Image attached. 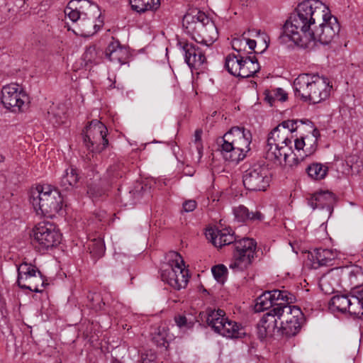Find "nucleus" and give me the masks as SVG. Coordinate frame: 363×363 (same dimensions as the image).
Here are the masks:
<instances>
[{
  "mask_svg": "<svg viewBox=\"0 0 363 363\" xmlns=\"http://www.w3.org/2000/svg\"><path fill=\"white\" fill-rule=\"evenodd\" d=\"M276 99V96L274 94H272L271 93H267L266 94V96H265V100L267 101L270 105L272 106V103L274 101V100Z\"/></svg>",
  "mask_w": 363,
  "mask_h": 363,
  "instance_id": "4d7b16f0",
  "label": "nucleus"
},
{
  "mask_svg": "<svg viewBox=\"0 0 363 363\" xmlns=\"http://www.w3.org/2000/svg\"><path fill=\"white\" fill-rule=\"evenodd\" d=\"M206 237L216 247L231 245L233 261L230 264V269L243 271L252 264L255 259L257 243L253 239L244 238L237 240L229 229L220 230L213 228L206 230Z\"/></svg>",
  "mask_w": 363,
  "mask_h": 363,
  "instance_id": "f03ea898",
  "label": "nucleus"
},
{
  "mask_svg": "<svg viewBox=\"0 0 363 363\" xmlns=\"http://www.w3.org/2000/svg\"><path fill=\"white\" fill-rule=\"evenodd\" d=\"M304 120H287L282 121L277 126L282 127L284 129H288L290 133H294L301 128L304 129Z\"/></svg>",
  "mask_w": 363,
  "mask_h": 363,
  "instance_id": "ea45409f",
  "label": "nucleus"
},
{
  "mask_svg": "<svg viewBox=\"0 0 363 363\" xmlns=\"http://www.w3.org/2000/svg\"><path fill=\"white\" fill-rule=\"evenodd\" d=\"M270 182L269 170L264 163L252 164L242 175L243 185L250 191H264L269 186Z\"/></svg>",
  "mask_w": 363,
  "mask_h": 363,
  "instance_id": "9d476101",
  "label": "nucleus"
},
{
  "mask_svg": "<svg viewBox=\"0 0 363 363\" xmlns=\"http://www.w3.org/2000/svg\"><path fill=\"white\" fill-rule=\"evenodd\" d=\"M114 363H121V362H114Z\"/></svg>",
  "mask_w": 363,
  "mask_h": 363,
  "instance_id": "680f3d73",
  "label": "nucleus"
},
{
  "mask_svg": "<svg viewBox=\"0 0 363 363\" xmlns=\"http://www.w3.org/2000/svg\"><path fill=\"white\" fill-rule=\"evenodd\" d=\"M105 56L111 62L118 63L120 65L127 62L128 59V51L127 48L122 46L120 42L113 38L105 50Z\"/></svg>",
  "mask_w": 363,
  "mask_h": 363,
  "instance_id": "aec40b11",
  "label": "nucleus"
},
{
  "mask_svg": "<svg viewBox=\"0 0 363 363\" xmlns=\"http://www.w3.org/2000/svg\"><path fill=\"white\" fill-rule=\"evenodd\" d=\"M33 231V242L40 250L56 247L61 242L62 235L58 228L52 223L40 222Z\"/></svg>",
  "mask_w": 363,
  "mask_h": 363,
  "instance_id": "9b49d317",
  "label": "nucleus"
},
{
  "mask_svg": "<svg viewBox=\"0 0 363 363\" xmlns=\"http://www.w3.org/2000/svg\"><path fill=\"white\" fill-rule=\"evenodd\" d=\"M279 127L277 126L269 133L267 143L264 147V152L266 151V149H269L270 147H272V148H274L276 143H280L281 140V138L284 137L283 134H279Z\"/></svg>",
  "mask_w": 363,
  "mask_h": 363,
  "instance_id": "58836bf2",
  "label": "nucleus"
},
{
  "mask_svg": "<svg viewBox=\"0 0 363 363\" xmlns=\"http://www.w3.org/2000/svg\"><path fill=\"white\" fill-rule=\"evenodd\" d=\"M277 41L279 44H286L293 41L296 45L307 46V40L300 28H296L294 26L291 27V16L280 29Z\"/></svg>",
  "mask_w": 363,
  "mask_h": 363,
  "instance_id": "f3484780",
  "label": "nucleus"
},
{
  "mask_svg": "<svg viewBox=\"0 0 363 363\" xmlns=\"http://www.w3.org/2000/svg\"><path fill=\"white\" fill-rule=\"evenodd\" d=\"M335 201L334 194L329 191L315 193L308 200V204L313 208L326 210L331 213Z\"/></svg>",
  "mask_w": 363,
  "mask_h": 363,
  "instance_id": "412c9836",
  "label": "nucleus"
},
{
  "mask_svg": "<svg viewBox=\"0 0 363 363\" xmlns=\"http://www.w3.org/2000/svg\"><path fill=\"white\" fill-rule=\"evenodd\" d=\"M304 125H306L305 130L312 134L311 136L312 144H311L309 147H306L305 151L306 156H309L316 151L318 147V141L320 137V133L318 129L315 127L314 123L308 119H304Z\"/></svg>",
  "mask_w": 363,
  "mask_h": 363,
  "instance_id": "c756f323",
  "label": "nucleus"
},
{
  "mask_svg": "<svg viewBox=\"0 0 363 363\" xmlns=\"http://www.w3.org/2000/svg\"><path fill=\"white\" fill-rule=\"evenodd\" d=\"M88 249L94 258L99 259L101 257L104 256L106 251L104 240L101 238L91 240L88 245Z\"/></svg>",
  "mask_w": 363,
  "mask_h": 363,
  "instance_id": "e433bc0d",
  "label": "nucleus"
},
{
  "mask_svg": "<svg viewBox=\"0 0 363 363\" xmlns=\"http://www.w3.org/2000/svg\"><path fill=\"white\" fill-rule=\"evenodd\" d=\"M351 304L347 308L348 311L351 315L357 317L363 316V297L362 296V291H357L350 293Z\"/></svg>",
  "mask_w": 363,
  "mask_h": 363,
  "instance_id": "2f4dec72",
  "label": "nucleus"
},
{
  "mask_svg": "<svg viewBox=\"0 0 363 363\" xmlns=\"http://www.w3.org/2000/svg\"><path fill=\"white\" fill-rule=\"evenodd\" d=\"M281 140L280 143H277V144L279 145V146L286 145V146H292V140L291 138L288 137H281Z\"/></svg>",
  "mask_w": 363,
  "mask_h": 363,
  "instance_id": "6e6d98bb",
  "label": "nucleus"
},
{
  "mask_svg": "<svg viewBox=\"0 0 363 363\" xmlns=\"http://www.w3.org/2000/svg\"><path fill=\"white\" fill-rule=\"evenodd\" d=\"M242 54H230L225 57V67L232 75L239 77Z\"/></svg>",
  "mask_w": 363,
  "mask_h": 363,
  "instance_id": "473e14b6",
  "label": "nucleus"
},
{
  "mask_svg": "<svg viewBox=\"0 0 363 363\" xmlns=\"http://www.w3.org/2000/svg\"><path fill=\"white\" fill-rule=\"evenodd\" d=\"M152 341L159 347H165L166 343H167L164 333L161 332L160 329H158V333L153 335Z\"/></svg>",
  "mask_w": 363,
  "mask_h": 363,
  "instance_id": "49530a36",
  "label": "nucleus"
},
{
  "mask_svg": "<svg viewBox=\"0 0 363 363\" xmlns=\"http://www.w3.org/2000/svg\"><path fill=\"white\" fill-rule=\"evenodd\" d=\"M306 138H307V136H304V135H301L299 138H296L295 140H294V146H295V149L298 151H300V150H303L305 153L304 155H303V157H304V158L306 157V149L304 150V147H307V143H306L305 140ZM299 157H302V155H299L298 156Z\"/></svg>",
  "mask_w": 363,
  "mask_h": 363,
  "instance_id": "a18cd8bd",
  "label": "nucleus"
},
{
  "mask_svg": "<svg viewBox=\"0 0 363 363\" xmlns=\"http://www.w3.org/2000/svg\"><path fill=\"white\" fill-rule=\"evenodd\" d=\"M182 25L185 32L198 43L210 46L218 38L214 22L204 12L196 9L184 15Z\"/></svg>",
  "mask_w": 363,
  "mask_h": 363,
  "instance_id": "20e7f679",
  "label": "nucleus"
},
{
  "mask_svg": "<svg viewBox=\"0 0 363 363\" xmlns=\"http://www.w3.org/2000/svg\"><path fill=\"white\" fill-rule=\"evenodd\" d=\"M67 28L68 30H71V28H69V26L67 25Z\"/></svg>",
  "mask_w": 363,
  "mask_h": 363,
  "instance_id": "052dcab7",
  "label": "nucleus"
},
{
  "mask_svg": "<svg viewBox=\"0 0 363 363\" xmlns=\"http://www.w3.org/2000/svg\"><path fill=\"white\" fill-rule=\"evenodd\" d=\"M296 301L295 295L286 290L267 291L257 298L255 308L257 311H263L271 308H274L278 306L291 304Z\"/></svg>",
  "mask_w": 363,
  "mask_h": 363,
  "instance_id": "f8f14e48",
  "label": "nucleus"
},
{
  "mask_svg": "<svg viewBox=\"0 0 363 363\" xmlns=\"http://www.w3.org/2000/svg\"><path fill=\"white\" fill-rule=\"evenodd\" d=\"M174 320L179 328L185 327L187 328H191L194 325L192 322L187 321L186 316L182 315L175 316Z\"/></svg>",
  "mask_w": 363,
  "mask_h": 363,
  "instance_id": "de8ad7c7",
  "label": "nucleus"
},
{
  "mask_svg": "<svg viewBox=\"0 0 363 363\" xmlns=\"http://www.w3.org/2000/svg\"><path fill=\"white\" fill-rule=\"evenodd\" d=\"M17 272L16 284L22 289L41 293L48 285L47 279L35 265L24 262L17 267Z\"/></svg>",
  "mask_w": 363,
  "mask_h": 363,
  "instance_id": "6e6552de",
  "label": "nucleus"
},
{
  "mask_svg": "<svg viewBox=\"0 0 363 363\" xmlns=\"http://www.w3.org/2000/svg\"><path fill=\"white\" fill-rule=\"evenodd\" d=\"M233 213L235 219L242 223L260 222L264 218V216L259 211H250L249 209L243 205L234 207Z\"/></svg>",
  "mask_w": 363,
  "mask_h": 363,
  "instance_id": "a878e982",
  "label": "nucleus"
},
{
  "mask_svg": "<svg viewBox=\"0 0 363 363\" xmlns=\"http://www.w3.org/2000/svg\"><path fill=\"white\" fill-rule=\"evenodd\" d=\"M211 271L215 279L218 281H223L224 277L228 273V269L223 264L213 266Z\"/></svg>",
  "mask_w": 363,
  "mask_h": 363,
  "instance_id": "37998d69",
  "label": "nucleus"
},
{
  "mask_svg": "<svg viewBox=\"0 0 363 363\" xmlns=\"http://www.w3.org/2000/svg\"><path fill=\"white\" fill-rule=\"evenodd\" d=\"M101 52V51L96 50L95 45H90L86 48L82 56V60L84 62V66L86 67H89V68H91L94 65L99 64V54Z\"/></svg>",
  "mask_w": 363,
  "mask_h": 363,
  "instance_id": "c9c22d12",
  "label": "nucleus"
},
{
  "mask_svg": "<svg viewBox=\"0 0 363 363\" xmlns=\"http://www.w3.org/2000/svg\"><path fill=\"white\" fill-rule=\"evenodd\" d=\"M119 167L117 165H113L110 167L107 170V176L104 178L107 179L109 182V186L115 182L118 178L122 177L123 173L119 170Z\"/></svg>",
  "mask_w": 363,
  "mask_h": 363,
  "instance_id": "a19ab883",
  "label": "nucleus"
},
{
  "mask_svg": "<svg viewBox=\"0 0 363 363\" xmlns=\"http://www.w3.org/2000/svg\"><path fill=\"white\" fill-rule=\"evenodd\" d=\"M29 201L38 214L52 218L57 213L62 214L63 197L60 191L50 186L38 185L30 189Z\"/></svg>",
  "mask_w": 363,
  "mask_h": 363,
  "instance_id": "0eeeda50",
  "label": "nucleus"
},
{
  "mask_svg": "<svg viewBox=\"0 0 363 363\" xmlns=\"http://www.w3.org/2000/svg\"><path fill=\"white\" fill-rule=\"evenodd\" d=\"M276 99L281 101H285L287 99V94L281 89L277 88L274 90Z\"/></svg>",
  "mask_w": 363,
  "mask_h": 363,
  "instance_id": "09e8293b",
  "label": "nucleus"
},
{
  "mask_svg": "<svg viewBox=\"0 0 363 363\" xmlns=\"http://www.w3.org/2000/svg\"><path fill=\"white\" fill-rule=\"evenodd\" d=\"M88 298L92 302V306L96 310H101L103 308L105 303L103 301V299L101 296L100 294L94 293L88 295Z\"/></svg>",
  "mask_w": 363,
  "mask_h": 363,
  "instance_id": "c03bdc74",
  "label": "nucleus"
},
{
  "mask_svg": "<svg viewBox=\"0 0 363 363\" xmlns=\"http://www.w3.org/2000/svg\"><path fill=\"white\" fill-rule=\"evenodd\" d=\"M293 87L296 96L313 104L327 99L332 89L328 78L310 74H299L295 79Z\"/></svg>",
  "mask_w": 363,
  "mask_h": 363,
  "instance_id": "423d86ee",
  "label": "nucleus"
},
{
  "mask_svg": "<svg viewBox=\"0 0 363 363\" xmlns=\"http://www.w3.org/2000/svg\"><path fill=\"white\" fill-rule=\"evenodd\" d=\"M284 309L281 306H278L270 309L269 312L263 315L257 325V335L261 340L267 337L274 335L275 331L281 332L280 328L277 327V318L284 315Z\"/></svg>",
  "mask_w": 363,
  "mask_h": 363,
  "instance_id": "2eb2a0df",
  "label": "nucleus"
},
{
  "mask_svg": "<svg viewBox=\"0 0 363 363\" xmlns=\"http://www.w3.org/2000/svg\"><path fill=\"white\" fill-rule=\"evenodd\" d=\"M311 260L315 268L332 265L336 257V253L329 249L316 248L311 252Z\"/></svg>",
  "mask_w": 363,
  "mask_h": 363,
  "instance_id": "393cba45",
  "label": "nucleus"
},
{
  "mask_svg": "<svg viewBox=\"0 0 363 363\" xmlns=\"http://www.w3.org/2000/svg\"><path fill=\"white\" fill-rule=\"evenodd\" d=\"M306 172L311 179L320 181L326 177L328 167L320 162H313L307 166Z\"/></svg>",
  "mask_w": 363,
  "mask_h": 363,
  "instance_id": "7c9ffc66",
  "label": "nucleus"
},
{
  "mask_svg": "<svg viewBox=\"0 0 363 363\" xmlns=\"http://www.w3.org/2000/svg\"><path fill=\"white\" fill-rule=\"evenodd\" d=\"M202 130L201 129H197L194 133L195 143H196V148L200 150L201 148V145L200 143L201 140Z\"/></svg>",
  "mask_w": 363,
  "mask_h": 363,
  "instance_id": "864d4df0",
  "label": "nucleus"
},
{
  "mask_svg": "<svg viewBox=\"0 0 363 363\" xmlns=\"http://www.w3.org/2000/svg\"><path fill=\"white\" fill-rule=\"evenodd\" d=\"M65 14L76 24L74 33L89 37L97 32L99 27L95 20L100 16L99 6L89 0H71L65 9Z\"/></svg>",
  "mask_w": 363,
  "mask_h": 363,
  "instance_id": "7ed1b4c3",
  "label": "nucleus"
},
{
  "mask_svg": "<svg viewBox=\"0 0 363 363\" xmlns=\"http://www.w3.org/2000/svg\"><path fill=\"white\" fill-rule=\"evenodd\" d=\"M340 271L345 284L351 289H356L363 285V271L361 267L345 266L341 267Z\"/></svg>",
  "mask_w": 363,
  "mask_h": 363,
  "instance_id": "6ab92c4d",
  "label": "nucleus"
},
{
  "mask_svg": "<svg viewBox=\"0 0 363 363\" xmlns=\"http://www.w3.org/2000/svg\"><path fill=\"white\" fill-rule=\"evenodd\" d=\"M259 69L260 66L257 58L255 55L245 56L242 55L239 77L248 78L253 77Z\"/></svg>",
  "mask_w": 363,
  "mask_h": 363,
  "instance_id": "cd10ccee",
  "label": "nucleus"
},
{
  "mask_svg": "<svg viewBox=\"0 0 363 363\" xmlns=\"http://www.w3.org/2000/svg\"><path fill=\"white\" fill-rule=\"evenodd\" d=\"M252 134L244 127H232L222 138L217 139L218 150L225 160L238 162L250 150Z\"/></svg>",
  "mask_w": 363,
  "mask_h": 363,
  "instance_id": "39448f33",
  "label": "nucleus"
},
{
  "mask_svg": "<svg viewBox=\"0 0 363 363\" xmlns=\"http://www.w3.org/2000/svg\"><path fill=\"white\" fill-rule=\"evenodd\" d=\"M93 179L94 181L88 182L87 194L94 201L106 195L109 182L106 179L101 178L100 176L97 175L96 179L94 176Z\"/></svg>",
  "mask_w": 363,
  "mask_h": 363,
  "instance_id": "5701e85b",
  "label": "nucleus"
},
{
  "mask_svg": "<svg viewBox=\"0 0 363 363\" xmlns=\"http://www.w3.org/2000/svg\"><path fill=\"white\" fill-rule=\"evenodd\" d=\"M96 175L99 176V172L96 171L93 167H89L86 172V178L87 179L86 183L88 184V182L94 181V176H95L96 179Z\"/></svg>",
  "mask_w": 363,
  "mask_h": 363,
  "instance_id": "3c124183",
  "label": "nucleus"
},
{
  "mask_svg": "<svg viewBox=\"0 0 363 363\" xmlns=\"http://www.w3.org/2000/svg\"><path fill=\"white\" fill-rule=\"evenodd\" d=\"M106 135L105 125L98 120H93L83 130V143L92 153H100L108 144Z\"/></svg>",
  "mask_w": 363,
  "mask_h": 363,
  "instance_id": "1a4fd4ad",
  "label": "nucleus"
},
{
  "mask_svg": "<svg viewBox=\"0 0 363 363\" xmlns=\"http://www.w3.org/2000/svg\"><path fill=\"white\" fill-rule=\"evenodd\" d=\"M29 97L25 91L20 90L18 84H9L1 89V102L4 106L11 111H21Z\"/></svg>",
  "mask_w": 363,
  "mask_h": 363,
  "instance_id": "4468645a",
  "label": "nucleus"
},
{
  "mask_svg": "<svg viewBox=\"0 0 363 363\" xmlns=\"http://www.w3.org/2000/svg\"><path fill=\"white\" fill-rule=\"evenodd\" d=\"M199 316L203 321L205 320L207 325L217 333L220 331L221 328L220 325H223L224 322H225V320L228 318L225 317V311L221 309L215 310L207 308L205 312L200 313Z\"/></svg>",
  "mask_w": 363,
  "mask_h": 363,
  "instance_id": "4be33fe9",
  "label": "nucleus"
},
{
  "mask_svg": "<svg viewBox=\"0 0 363 363\" xmlns=\"http://www.w3.org/2000/svg\"><path fill=\"white\" fill-rule=\"evenodd\" d=\"M246 33H243L240 38H233L231 43L232 48L234 50L237 51L239 54L245 52L246 49Z\"/></svg>",
  "mask_w": 363,
  "mask_h": 363,
  "instance_id": "79ce46f5",
  "label": "nucleus"
},
{
  "mask_svg": "<svg viewBox=\"0 0 363 363\" xmlns=\"http://www.w3.org/2000/svg\"><path fill=\"white\" fill-rule=\"evenodd\" d=\"M172 259L170 261L172 263L167 264L162 267L161 271V278L162 280L166 283H167L169 286L174 289L175 277L177 270L176 269V262H174V257H172Z\"/></svg>",
  "mask_w": 363,
  "mask_h": 363,
  "instance_id": "f704fd0d",
  "label": "nucleus"
},
{
  "mask_svg": "<svg viewBox=\"0 0 363 363\" xmlns=\"http://www.w3.org/2000/svg\"><path fill=\"white\" fill-rule=\"evenodd\" d=\"M171 257H174V262H176V277L174 284V289L179 290L182 288H184L188 283V270H186L183 266H184V262L182 257L177 252H170Z\"/></svg>",
  "mask_w": 363,
  "mask_h": 363,
  "instance_id": "b1692460",
  "label": "nucleus"
},
{
  "mask_svg": "<svg viewBox=\"0 0 363 363\" xmlns=\"http://www.w3.org/2000/svg\"><path fill=\"white\" fill-rule=\"evenodd\" d=\"M264 157L274 163L281 164L283 160L285 164H289L291 167L297 166L304 160V157H299L294 153L292 146H279L278 144H276L274 148L270 147L266 149Z\"/></svg>",
  "mask_w": 363,
  "mask_h": 363,
  "instance_id": "dca6fc26",
  "label": "nucleus"
},
{
  "mask_svg": "<svg viewBox=\"0 0 363 363\" xmlns=\"http://www.w3.org/2000/svg\"><path fill=\"white\" fill-rule=\"evenodd\" d=\"M155 357L154 353L142 354L141 363H155Z\"/></svg>",
  "mask_w": 363,
  "mask_h": 363,
  "instance_id": "603ef678",
  "label": "nucleus"
},
{
  "mask_svg": "<svg viewBox=\"0 0 363 363\" xmlns=\"http://www.w3.org/2000/svg\"><path fill=\"white\" fill-rule=\"evenodd\" d=\"M185 53V62L191 68L199 69L206 62V56L200 48L190 43L179 42Z\"/></svg>",
  "mask_w": 363,
  "mask_h": 363,
  "instance_id": "a211bd4d",
  "label": "nucleus"
},
{
  "mask_svg": "<svg viewBox=\"0 0 363 363\" xmlns=\"http://www.w3.org/2000/svg\"><path fill=\"white\" fill-rule=\"evenodd\" d=\"M203 292H207V290H206V289H203Z\"/></svg>",
  "mask_w": 363,
  "mask_h": 363,
  "instance_id": "bf43d9fd",
  "label": "nucleus"
},
{
  "mask_svg": "<svg viewBox=\"0 0 363 363\" xmlns=\"http://www.w3.org/2000/svg\"><path fill=\"white\" fill-rule=\"evenodd\" d=\"M291 27L300 30L309 42L328 45L338 34L340 26L327 6L319 0H305L291 14Z\"/></svg>",
  "mask_w": 363,
  "mask_h": 363,
  "instance_id": "f257e3e1",
  "label": "nucleus"
},
{
  "mask_svg": "<svg viewBox=\"0 0 363 363\" xmlns=\"http://www.w3.org/2000/svg\"><path fill=\"white\" fill-rule=\"evenodd\" d=\"M281 307L284 309V313L282 315L284 320L281 321V333L288 337L295 336L299 333L305 321L304 315L298 306L285 304Z\"/></svg>",
  "mask_w": 363,
  "mask_h": 363,
  "instance_id": "ddd939ff",
  "label": "nucleus"
},
{
  "mask_svg": "<svg viewBox=\"0 0 363 363\" xmlns=\"http://www.w3.org/2000/svg\"><path fill=\"white\" fill-rule=\"evenodd\" d=\"M351 304L350 297L347 295H336L331 298L330 305L337 311L345 313Z\"/></svg>",
  "mask_w": 363,
  "mask_h": 363,
  "instance_id": "4c0bfd02",
  "label": "nucleus"
},
{
  "mask_svg": "<svg viewBox=\"0 0 363 363\" xmlns=\"http://www.w3.org/2000/svg\"><path fill=\"white\" fill-rule=\"evenodd\" d=\"M306 139L308 140V144H307V145H309L311 146V144H312V141H311V137H310V138H308V137L307 136V138H306Z\"/></svg>",
  "mask_w": 363,
  "mask_h": 363,
  "instance_id": "13d9d810",
  "label": "nucleus"
},
{
  "mask_svg": "<svg viewBox=\"0 0 363 363\" xmlns=\"http://www.w3.org/2000/svg\"><path fill=\"white\" fill-rule=\"evenodd\" d=\"M196 207V202L194 200H189L183 203V208L186 212H191Z\"/></svg>",
  "mask_w": 363,
  "mask_h": 363,
  "instance_id": "8fccbe9b",
  "label": "nucleus"
},
{
  "mask_svg": "<svg viewBox=\"0 0 363 363\" xmlns=\"http://www.w3.org/2000/svg\"><path fill=\"white\" fill-rule=\"evenodd\" d=\"M131 9L138 13L156 10L160 5L159 0H130Z\"/></svg>",
  "mask_w": 363,
  "mask_h": 363,
  "instance_id": "72a5a7b5",
  "label": "nucleus"
},
{
  "mask_svg": "<svg viewBox=\"0 0 363 363\" xmlns=\"http://www.w3.org/2000/svg\"><path fill=\"white\" fill-rule=\"evenodd\" d=\"M220 326L221 328L218 334L227 337L239 338L245 333L244 329L240 325L236 322L229 320L228 318L224 324H220Z\"/></svg>",
  "mask_w": 363,
  "mask_h": 363,
  "instance_id": "c85d7f7f",
  "label": "nucleus"
},
{
  "mask_svg": "<svg viewBox=\"0 0 363 363\" xmlns=\"http://www.w3.org/2000/svg\"><path fill=\"white\" fill-rule=\"evenodd\" d=\"M81 177L79 175L78 169L70 166L65 170L64 174L60 179L59 186L63 191H69L77 187Z\"/></svg>",
  "mask_w": 363,
  "mask_h": 363,
  "instance_id": "bb28decb",
  "label": "nucleus"
},
{
  "mask_svg": "<svg viewBox=\"0 0 363 363\" xmlns=\"http://www.w3.org/2000/svg\"><path fill=\"white\" fill-rule=\"evenodd\" d=\"M256 41L254 40H251L246 37V47L248 46L250 50H254L255 53H259L258 51L255 50L256 48ZM262 52H259L261 53Z\"/></svg>",
  "mask_w": 363,
  "mask_h": 363,
  "instance_id": "5fc2aeb1",
  "label": "nucleus"
}]
</instances>
